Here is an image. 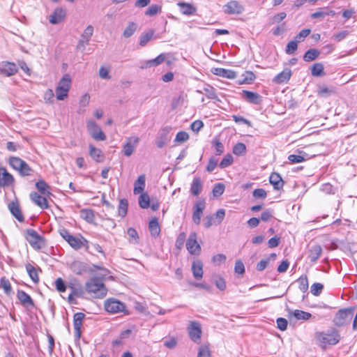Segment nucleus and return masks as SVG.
Returning <instances> with one entry per match:
<instances>
[{
    "label": "nucleus",
    "mask_w": 357,
    "mask_h": 357,
    "mask_svg": "<svg viewBox=\"0 0 357 357\" xmlns=\"http://www.w3.org/2000/svg\"><path fill=\"white\" fill-rule=\"evenodd\" d=\"M153 34V30H150L149 32L142 34L139 38V45L141 46H145L152 38Z\"/></svg>",
    "instance_id": "3c124183"
},
{
    "label": "nucleus",
    "mask_w": 357,
    "mask_h": 357,
    "mask_svg": "<svg viewBox=\"0 0 357 357\" xmlns=\"http://www.w3.org/2000/svg\"><path fill=\"white\" fill-rule=\"evenodd\" d=\"M177 5L180 7L182 14L185 15H193L197 10L195 6L188 3L179 2Z\"/></svg>",
    "instance_id": "2f4dec72"
},
{
    "label": "nucleus",
    "mask_w": 357,
    "mask_h": 357,
    "mask_svg": "<svg viewBox=\"0 0 357 357\" xmlns=\"http://www.w3.org/2000/svg\"><path fill=\"white\" fill-rule=\"evenodd\" d=\"M212 73L215 75L228 79H234L236 77V73L234 70L222 68H213Z\"/></svg>",
    "instance_id": "b1692460"
},
{
    "label": "nucleus",
    "mask_w": 357,
    "mask_h": 357,
    "mask_svg": "<svg viewBox=\"0 0 357 357\" xmlns=\"http://www.w3.org/2000/svg\"><path fill=\"white\" fill-rule=\"evenodd\" d=\"M241 97L248 102L254 105H259L262 102V97L259 94L247 90L242 91Z\"/></svg>",
    "instance_id": "4468645a"
},
{
    "label": "nucleus",
    "mask_w": 357,
    "mask_h": 357,
    "mask_svg": "<svg viewBox=\"0 0 357 357\" xmlns=\"http://www.w3.org/2000/svg\"><path fill=\"white\" fill-rule=\"evenodd\" d=\"M213 282L215 284V286L218 289H219L220 290H224L226 287V284H225V280L219 276V275H215L213 277Z\"/></svg>",
    "instance_id": "052dcab7"
},
{
    "label": "nucleus",
    "mask_w": 357,
    "mask_h": 357,
    "mask_svg": "<svg viewBox=\"0 0 357 357\" xmlns=\"http://www.w3.org/2000/svg\"><path fill=\"white\" fill-rule=\"evenodd\" d=\"M203 185L199 177H195L190 186V192L195 196H198L202 190Z\"/></svg>",
    "instance_id": "c85d7f7f"
},
{
    "label": "nucleus",
    "mask_w": 357,
    "mask_h": 357,
    "mask_svg": "<svg viewBox=\"0 0 357 357\" xmlns=\"http://www.w3.org/2000/svg\"><path fill=\"white\" fill-rule=\"evenodd\" d=\"M8 208L11 214L19 221L23 222L24 217L17 202H11L8 204Z\"/></svg>",
    "instance_id": "393cba45"
},
{
    "label": "nucleus",
    "mask_w": 357,
    "mask_h": 357,
    "mask_svg": "<svg viewBox=\"0 0 357 357\" xmlns=\"http://www.w3.org/2000/svg\"><path fill=\"white\" fill-rule=\"evenodd\" d=\"M291 314L297 320H307L312 317L310 313L298 310L293 311Z\"/></svg>",
    "instance_id": "ea45409f"
},
{
    "label": "nucleus",
    "mask_w": 357,
    "mask_h": 357,
    "mask_svg": "<svg viewBox=\"0 0 357 357\" xmlns=\"http://www.w3.org/2000/svg\"><path fill=\"white\" fill-rule=\"evenodd\" d=\"M25 161L19 157L12 156L9 158V165L16 171H18L20 168V165L22 163H24Z\"/></svg>",
    "instance_id": "49530a36"
},
{
    "label": "nucleus",
    "mask_w": 357,
    "mask_h": 357,
    "mask_svg": "<svg viewBox=\"0 0 357 357\" xmlns=\"http://www.w3.org/2000/svg\"><path fill=\"white\" fill-rule=\"evenodd\" d=\"M15 182V178L6 169L3 167H0V187H8L11 185Z\"/></svg>",
    "instance_id": "2eb2a0df"
},
{
    "label": "nucleus",
    "mask_w": 357,
    "mask_h": 357,
    "mask_svg": "<svg viewBox=\"0 0 357 357\" xmlns=\"http://www.w3.org/2000/svg\"><path fill=\"white\" fill-rule=\"evenodd\" d=\"M162 10V6L157 4H152L149 8L145 11V15L148 16H154L158 13H160Z\"/></svg>",
    "instance_id": "de8ad7c7"
},
{
    "label": "nucleus",
    "mask_w": 357,
    "mask_h": 357,
    "mask_svg": "<svg viewBox=\"0 0 357 357\" xmlns=\"http://www.w3.org/2000/svg\"><path fill=\"white\" fill-rule=\"evenodd\" d=\"M137 28V24L136 23L130 22L128 26L125 28L123 36L126 38L130 37L136 31Z\"/></svg>",
    "instance_id": "a19ab883"
},
{
    "label": "nucleus",
    "mask_w": 357,
    "mask_h": 357,
    "mask_svg": "<svg viewBox=\"0 0 357 357\" xmlns=\"http://www.w3.org/2000/svg\"><path fill=\"white\" fill-rule=\"evenodd\" d=\"M30 199L37 206H38L40 208L45 209L47 208L49 205L47 200L45 197L40 195L36 192H32L30 193Z\"/></svg>",
    "instance_id": "aec40b11"
},
{
    "label": "nucleus",
    "mask_w": 357,
    "mask_h": 357,
    "mask_svg": "<svg viewBox=\"0 0 357 357\" xmlns=\"http://www.w3.org/2000/svg\"><path fill=\"white\" fill-rule=\"evenodd\" d=\"M317 344L322 348L326 345H334L340 341V335L333 331L331 333L317 332L315 333Z\"/></svg>",
    "instance_id": "f257e3e1"
},
{
    "label": "nucleus",
    "mask_w": 357,
    "mask_h": 357,
    "mask_svg": "<svg viewBox=\"0 0 357 357\" xmlns=\"http://www.w3.org/2000/svg\"><path fill=\"white\" fill-rule=\"evenodd\" d=\"M322 252V248L321 245L315 244L312 245L308 251V258L310 261L315 262L319 258Z\"/></svg>",
    "instance_id": "a878e982"
},
{
    "label": "nucleus",
    "mask_w": 357,
    "mask_h": 357,
    "mask_svg": "<svg viewBox=\"0 0 357 357\" xmlns=\"http://www.w3.org/2000/svg\"><path fill=\"white\" fill-rule=\"evenodd\" d=\"M234 161L233 156L231 154H227L221 160L219 167L221 169H225L232 164Z\"/></svg>",
    "instance_id": "603ef678"
},
{
    "label": "nucleus",
    "mask_w": 357,
    "mask_h": 357,
    "mask_svg": "<svg viewBox=\"0 0 357 357\" xmlns=\"http://www.w3.org/2000/svg\"><path fill=\"white\" fill-rule=\"evenodd\" d=\"M0 71L6 76H11L17 72V66L14 63L3 61L0 65Z\"/></svg>",
    "instance_id": "6ab92c4d"
},
{
    "label": "nucleus",
    "mask_w": 357,
    "mask_h": 357,
    "mask_svg": "<svg viewBox=\"0 0 357 357\" xmlns=\"http://www.w3.org/2000/svg\"><path fill=\"white\" fill-rule=\"evenodd\" d=\"M104 307L105 310L110 314L121 312L127 315L130 314L126 309V305L123 302L114 298H109L105 301Z\"/></svg>",
    "instance_id": "f03ea898"
},
{
    "label": "nucleus",
    "mask_w": 357,
    "mask_h": 357,
    "mask_svg": "<svg viewBox=\"0 0 357 357\" xmlns=\"http://www.w3.org/2000/svg\"><path fill=\"white\" fill-rule=\"evenodd\" d=\"M165 59V55L164 54H160L159 56H158L156 58L149 60L146 61V63L144 66H142L141 68H150L151 66H157L162 63Z\"/></svg>",
    "instance_id": "c9c22d12"
},
{
    "label": "nucleus",
    "mask_w": 357,
    "mask_h": 357,
    "mask_svg": "<svg viewBox=\"0 0 357 357\" xmlns=\"http://www.w3.org/2000/svg\"><path fill=\"white\" fill-rule=\"evenodd\" d=\"M226 256L224 254H218L213 257L212 261L216 265H220L226 261Z\"/></svg>",
    "instance_id": "338daca9"
},
{
    "label": "nucleus",
    "mask_w": 357,
    "mask_h": 357,
    "mask_svg": "<svg viewBox=\"0 0 357 357\" xmlns=\"http://www.w3.org/2000/svg\"><path fill=\"white\" fill-rule=\"evenodd\" d=\"M36 188L43 195H50V188L44 180H39L38 182H36Z\"/></svg>",
    "instance_id": "4c0bfd02"
},
{
    "label": "nucleus",
    "mask_w": 357,
    "mask_h": 357,
    "mask_svg": "<svg viewBox=\"0 0 357 357\" xmlns=\"http://www.w3.org/2000/svg\"><path fill=\"white\" fill-rule=\"evenodd\" d=\"M86 128L91 136L97 141H104L106 135L102 131L100 126L93 120L87 121Z\"/></svg>",
    "instance_id": "0eeeda50"
},
{
    "label": "nucleus",
    "mask_w": 357,
    "mask_h": 357,
    "mask_svg": "<svg viewBox=\"0 0 357 357\" xmlns=\"http://www.w3.org/2000/svg\"><path fill=\"white\" fill-rule=\"evenodd\" d=\"M93 33V27L91 25H89L86 27L84 32L81 35V39L79 40L77 48L82 50L85 49L91 40V36Z\"/></svg>",
    "instance_id": "9b49d317"
},
{
    "label": "nucleus",
    "mask_w": 357,
    "mask_h": 357,
    "mask_svg": "<svg viewBox=\"0 0 357 357\" xmlns=\"http://www.w3.org/2000/svg\"><path fill=\"white\" fill-rule=\"evenodd\" d=\"M145 175L142 174L138 177V178L135 182L134 186V194L137 195L144 190L145 188Z\"/></svg>",
    "instance_id": "72a5a7b5"
},
{
    "label": "nucleus",
    "mask_w": 357,
    "mask_h": 357,
    "mask_svg": "<svg viewBox=\"0 0 357 357\" xmlns=\"http://www.w3.org/2000/svg\"><path fill=\"white\" fill-rule=\"evenodd\" d=\"M80 216L88 222H92L94 220V213L91 209H82L80 211Z\"/></svg>",
    "instance_id": "37998d69"
},
{
    "label": "nucleus",
    "mask_w": 357,
    "mask_h": 357,
    "mask_svg": "<svg viewBox=\"0 0 357 357\" xmlns=\"http://www.w3.org/2000/svg\"><path fill=\"white\" fill-rule=\"evenodd\" d=\"M168 140L167 133L164 132L161 134L160 137L157 139L156 145L158 148L161 149L167 144Z\"/></svg>",
    "instance_id": "69168bd1"
},
{
    "label": "nucleus",
    "mask_w": 357,
    "mask_h": 357,
    "mask_svg": "<svg viewBox=\"0 0 357 357\" xmlns=\"http://www.w3.org/2000/svg\"><path fill=\"white\" fill-rule=\"evenodd\" d=\"M89 155L96 162H100L103 160V154L100 149L96 148L93 145L90 144Z\"/></svg>",
    "instance_id": "473e14b6"
},
{
    "label": "nucleus",
    "mask_w": 357,
    "mask_h": 357,
    "mask_svg": "<svg viewBox=\"0 0 357 357\" xmlns=\"http://www.w3.org/2000/svg\"><path fill=\"white\" fill-rule=\"evenodd\" d=\"M234 272L237 274L242 275L245 272V266L241 260L236 261L234 266Z\"/></svg>",
    "instance_id": "774afa93"
},
{
    "label": "nucleus",
    "mask_w": 357,
    "mask_h": 357,
    "mask_svg": "<svg viewBox=\"0 0 357 357\" xmlns=\"http://www.w3.org/2000/svg\"><path fill=\"white\" fill-rule=\"evenodd\" d=\"M17 298L24 307L28 309L33 308L34 307L33 300L25 291H18Z\"/></svg>",
    "instance_id": "bb28decb"
},
{
    "label": "nucleus",
    "mask_w": 357,
    "mask_h": 357,
    "mask_svg": "<svg viewBox=\"0 0 357 357\" xmlns=\"http://www.w3.org/2000/svg\"><path fill=\"white\" fill-rule=\"evenodd\" d=\"M26 269L31 280L34 282H36L38 280V276L36 269L31 264H27L26 266Z\"/></svg>",
    "instance_id": "5fc2aeb1"
},
{
    "label": "nucleus",
    "mask_w": 357,
    "mask_h": 357,
    "mask_svg": "<svg viewBox=\"0 0 357 357\" xmlns=\"http://www.w3.org/2000/svg\"><path fill=\"white\" fill-rule=\"evenodd\" d=\"M197 93H204L209 99H216L215 89L211 85L206 84L202 90H198Z\"/></svg>",
    "instance_id": "f704fd0d"
},
{
    "label": "nucleus",
    "mask_w": 357,
    "mask_h": 357,
    "mask_svg": "<svg viewBox=\"0 0 357 357\" xmlns=\"http://www.w3.org/2000/svg\"><path fill=\"white\" fill-rule=\"evenodd\" d=\"M85 317V314L82 312H77L73 317V325L77 336H80V328L82 324L83 319Z\"/></svg>",
    "instance_id": "cd10ccee"
},
{
    "label": "nucleus",
    "mask_w": 357,
    "mask_h": 357,
    "mask_svg": "<svg viewBox=\"0 0 357 357\" xmlns=\"http://www.w3.org/2000/svg\"><path fill=\"white\" fill-rule=\"evenodd\" d=\"M189 139V135L184 131L178 132L175 137L174 142L183 143L187 141Z\"/></svg>",
    "instance_id": "e2e57ef3"
},
{
    "label": "nucleus",
    "mask_w": 357,
    "mask_h": 357,
    "mask_svg": "<svg viewBox=\"0 0 357 357\" xmlns=\"http://www.w3.org/2000/svg\"><path fill=\"white\" fill-rule=\"evenodd\" d=\"M243 79L242 81H239V84H250L255 79V75L252 71H245L242 75Z\"/></svg>",
    "instance_id": "09e8293b"
},
{
    "label": "nucleus",
    "mask_w": 357,
    "mask_h": 357,
    "mask_svg": "<svg viewBox=\"0 0 357 357\" xmlns=\"http://www.w3.org/2000/svg\"><path fill=\"white\" fill-rule=\"evenodd\" d=\"M291 76V70L289 68L284 69L273 79V82L280 84L287 82Z\"/></svg>",
    "instance_id": "5701e85b"
},
{
    "label": "nucleus",
    "mask_w": 357,
    "mask_h": 357,
    "mask_svg": "<svg viewBox=\"0 0 357 357\" xmlns=\"http://www.w3.org/2000/svg\"><path fill=\"white\" fill-rule=\"evenodd\" d=\"M17 172L22 176H31L34 172L33 169H31L26 162L22 163V165H20V168Z\"/></svg>",
    "instance_id": "79ce46f5"
},
{
    "label": "nucleus",
    "mask_w": 357,
    "mask_h": 357,
    "mask_svg": "<svg viewBox=\"0 0 357 357\" xmlns=\"http://www.w3.org/2000/svg\"><path fill=\"white\" fill-rule=\"evenodd\" d=\"M320 52L317 49L308 50L303 56V60L306 62H310L319 57Z\"/></svg>",
    "instance_id": "e433bc0d"
},
{
    "label": "nucleus",
    "mask_w": 357,
    "mask_h": 357,
    "mask_svg": "<svg viewBox=\"0 0 357 357\" xmlns=\"http://www.w3.org/2000/svg\"><path fill=\"white\" fill-rule=\"evenodd\" d=\"M128 201L125 199H122L119 202V215L123 218L126 215L128 211Z\"/></svg>",
    "instance_id": "8fccbe9b"
},
{
    "label": "nucleus",
    "mask_w": 357,
    "mask_h": 357,
    "mask_svg": "<svg viewBox=\"0 0 357 357\" xmlns=\"http://www.w3.org/2000/svg\"><path fill=\"white\" fill-rule=\"evenodd\" d=\"M87 290H104L105 285L102 279L98 277L91 278L86 282Z\"/></svg>",
    "instance_id": "412c9836"
},
{
    "label": "nucleus",
    "mask_w": 357,
    "mask_h": 357,
    "mask_svg": "<svg viewBox=\"0 0 357 357\" xmlns=\"http://www.w3.org/2000/svg\"><path fill=\"white\" fill-rule=\"evenodd\" d=\"M127 234L129 236V241L133 244H137L139 241V238L137 231L135 229L130 227L127 230Z\"/></svg>",
    "instance_id": "c03bdc74"
},
{
    "label": "nucleus",
    "mask_w": 357,
    "mask_h": 357,
    "mask_svg": "<svg viewBox=\"0 0 357 357\" xmlns=\"http://www.w3.org/2000/svg\"><path fill=\"white\" fill-rule=\"evenodd\" d=\"M188 332L189 337L192 342L200 343L202 331L199 322L190 321L188 327Z\"/></svg>",
    "instance_id": "6e6552de"
},
{
    "label": "nucleus",
    "mask_w": 357,
    "mask_h": 357,
    "mask_svg": "<svg viewBox=\"0 0 357 357\" xmlns=\"http://www.w3.org/2000/svg\"><path fill=\"white\" fill-rule=\"evenodd\" d=\"M334 93L333 88H328L326 86H320L318 89V93L321 96H328Z\"/></svg>",
    "instance_id": "bf43d9fd"
},
{
    "label": "nucleus",
    "mask_w": 357,
    "mask_h": 357,
    "mask_svg": "<svg viewBox=\"0 0 357 357\" xmlns=\"http://www.w3.org/2000/svg\"><path fill=\"white\" fill-rule=\"evenodd\" d=\"M197 357H211L209 347L206 344L200 346L199 348Z\"/></svg>",
    "instance_id": "6e6d98bb"
},
{
    "label": "nucleus",
    "mask_w": 357,
    "mask_h": 357,
    "mask_svg": "<svg viewBox=\"0 0 357 357\" xmlns=\"http://www.w3.org/2000/svg\"><path fill=\"white\" fill-rule=\"evenodd\" d=\"M192 272L194 278L199 280L203 277V263L200 259H196L192 264Z\"/></svg>",
    "instance_id": "4be33fe9"
},
{
    "label": "nucleus",
    "mask_w": 357,
    "mask_h": 357,
    "mask_svg": "<svg viewBox=\"0 0 357 357\" xmlns=\"http://www.w3.org/2000/svg\"><path fill=\"white\" fill-rule=\"evenodd\" d=\"M246 151V146L243 143L238 142L233 147V153L236 155H241Z\"/></svg>",
    "instance_id": "864d4df0"
},
{
    "label": "nucleus",
    "mask_w": 357,
    "mask_h": 357,
    "mask_svg": "<svg viewBox=\"0 0 357 357\" xmlns=\"http://www.w3.org/2000/svg\"><path fill=\"white\" fill-rule=\"evenodd\" d=\"M298 48V41L291 40L287 45L285 52L287 54H294Z\"/></svg>",
    "instance_id": "13d9d810"
},
{
    "label": "nucleus",
    "mask_w": 357,
    "mask_h": 357,
    "mask_svg": "<svg viewBox=\"0 0 357 357\" xmlns=\"http://www.w3.org/2000/svg\"><path fill=\"white\" fill-rule=\"evenodd\" d=\"M70 84L71 79L69 75H64L56 89V96L58 100H63L68 96Z\"/></svg>",
    "instance_id": "20e7f679"
},
{
    "label": "nucleus",
    "mask_w": 357,
    "mask_h": 357,
    "mask_svg": "<svg viewBox=\"0 0 357 357\" xmlns=\"http://www.w3.org/2000/svg\"><path fill=\"white\" fill-rule=\"evenodd\" d=\"M86 291H70L68 295V302L70 304H77V298H84ZM88 293L94 294V296L103 298L106 296L107 291H87Z\"/></svg>",
    "instance_id": "f8f14e48"
},
{
    "label": "nucleus",
    "mask_w": 357,
    "mask_h": 357,
    "mask_svg": "<svg viewBox=\"0 0 357 357\" xmlns=\"http://www.w3.org/2000/svg\"><path fill=\"white\" fill-rule=\"evenodd\" d=\"M223 12L227 15H241L244 12V6L239 1L231 0L223 6Z\"/></svg>",
    "instance_id": "423d86ee"
},
{
    "label": "nucleus",
    "mask_w": 357,
    "mask_h": 357,
    "mask_svg": "<svg viewBox=\"0 0 357 357\" xmlns=\"http://www.w3.org/2000/svg\"><path fill=\"white\" fill-rule=\"evenodd\" d=\"M60 235L68 243V244L75 250L80 249L83 245V242L80 238L71 235L66 229H62L59 231Z\"/></svg>",
    "instance_id": "1a4fd4ad"
},
{
    "label": "nucleus",
    "mask_w": 357,
    "mask_h": 357,
    "mask_svg": "<svg viewBox=\"0 0 357 357\" xmlns=\"http://www.w3.org/2000/svg\"><path fill=\"white\" fill-rule=\"evenodd\" d=\"M213 144L215 146L216 155H221L224 153V145L218 139H215L213 142Z\"/></svg>",
    "instance_id": "680f3d73"
},
{
    "label": "nucleus",
    "mask_w": 357,
    "mask_h": 357,
    "mask_svg": "<svg viewBox=\"0 0 357 357\" xmlns=\"http://www.w3.org/2000/svg\"><path fill=\"white\" fill-rule=\"evenodd\" d=\"M139 205L142 208H148L150 206V198L148 194L142 193L139 197Z\"/></svg>",
    "instance_id": "a18cd8bd"
},
{
    "label": "nucleus",
    "mask_w": 357,
    "mask_h": 357,
    "mask_svg": "<svg viewBox=\"0 0 357 357\" xmlns=\"http://www.w3.org/2000/svg\"><path fill=\"white\" fill-rule=\"evenodd\" d=\"M66 16V9L63 8H57L53 13L50 15L49 21L52 24H57L64 20Z\"/></svg>",
    "instance_id": "dca6fc26"
},
{
    "label": "nucleus",
    "mask_w": 357,
    "mask_h": 357,
    "mask_svg": "<svg viewBox=\"0 0 357 357\" xmlns=\"http://www.w3.org/2000/svg\"><path fill=\"white\" fill-rule=\"evenodd\" d=\"M197 234L192 232L187 240L186 248L191 255H198L201 252V247L197 243Z\"/></svg>",
    "instance_id": "9d476101"
},
{
    "label": "nucleus",
    "mask_w": 357,
    "mask_h": 357,
    "mask_svg": "<svg viewBox=\"0 0 357 357\" xmlns=\"http://www.w3.org/2000/svg\"><path fill=\"white\" fill-rule=\"evenodd\" d=\"M309 287L308 280L306 275H301L298 279L292 282L288 290H307Z\"/></svg>",
    "instance_id": "a211bd4d"
},
{
    "label": "nucleus",
    "mask_w": 357,
    "mask_h": 357,
    "mask_svg": "<svg viewBox=\"0 0 357 357\" xmlns=\"http://www.w3.org/2000/svg\"><path fill=\"white\" fill-rule=\"evenodd\" d=\"M225 185L222 183H216L213 188V195L214 197H220L224 193Z\"/></svg>",
    "instance_id": "4d7b16f0"
},
{
    "label": "nucleus",
    "mask_w": 357,
    "mask_h": 357,
    "mask_svg": "<svg viewBox=\"0 0 357 357\" xmlns=\"http://www.w3.org/2000/svg\"><path fill=\"white\" fill-rule=\"evenodd\" d=\"M310 32L311 30L310 29H305L301 30L296 36V41H303L307 36L310 35Z\"/></svg>",
    "instance_id": "0e129e2a"
},
{
    "label": "nucleus",
    "mask_w": 357,
    "mask_h": 357,
    "mask_svg": "<svg viewBox=\"0 0 357 357\" xmlns=\"http://www.w3.org/2000/svg\"><path fill=\"white\" fill-rule=\"evenodd\" d=\"M149 229L151 233V235L156 238L159 236L160 233V227L156 218H153L149 224Z\"/></svg>",
    "instance_id": "7c9ffc66"
},
{
    "label": "nucleus",
    "mask_w": 357,
    "mask_h": 357,
    "mask_svg": "<svg viewBox=\"0 0 357 357\" xmlns=\"http://www.w3.org/2000/svg\"><path fill=\"white\" fill-rule=\"evenodd\" d=\"M311 74L314 77H321L325 75L324 66L321 63H316L311 68Z\"/></svg>",
    "instance_id": "58836bf2"
},
{
    "label": "nucleus",
    "mask_w": 357,
    "mask_h": 357,
    "mask_svg": "<svg viewBox=\"0 0 357 357\" xmlns=\"http://www.w3.org/2000/svg\"><path fill=\"white\" fill-rule=\"evenodd\" d=\"M206 206L205 201L198 200L194 207L192 213V220L196 225H199L201 220V216Z\"/></svg>",
    "instance_id": "ddd939ff"
},
{
    "label": "nucleus",
    "mask_w": 357,
    "mask_h": 357,
    "mask_svg": "<svg viewBox=\"0 0 357 357\" xmlns=\"http://www.w3.org/2000/svg\"><path fill=\"white\" fill-rule=\"evenodd\" d=\"M25 238L35 250H40L45 245L44 238L39 235L36 231L28 229L25 231Z\"/></svg>",
    "instance_id": "7ed1b4c3"
},
{
    "label": "nucleus",
    "mask_w": 357,
    "mask_h": 357,
    "mask_svg": "<svg viewBox=\"0 0 357 357\" xmlns=\"http://www.w3.org/2000/svg\"><path fill=\"white\" fill-rule=\"evenodd\" d=\"M353 310L351 309L340 310L335 314L333 322L337 326H342L347 324L351 319Z\"/></svg>",
    "instance_id": "39448f33"
},
{
    "label": "nucleus",
    "mask_w": 357,
    "mask_h": 357,
    "mask_svg": "<svg viewBox=\"0 0 357 357\" xmlns=\"http://www.w3.org/2000/svg\"><path fill=\"white\" fill-rule=\"evenodd\" d=\"M139 141V139L137 137L128 138L126 143L123 146V151L126 156L128 157L132 154Z\"/></svg>",
    "instance_id": "f3484780"
},
{
    "label": "nucleus",
    "mask_w": 357,
    "mask_h": 357,
    "mask_svg": "<svg viewBox=\"0 0 357 357\" xmlns=\"http://www.w3.org/2000/svg\"><path fill=\"white\" fill-rule=\"evenodd\" d=\"M269 181L275 190H280L284 185V181L278 173H272L270 176Z\"/></svg>",
    "instance_id": "c756f323"
}]
</instances>
